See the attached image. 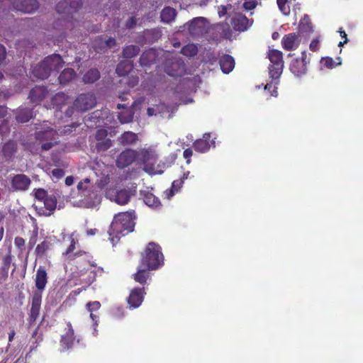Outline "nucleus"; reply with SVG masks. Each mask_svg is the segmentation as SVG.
Returning <instances> with one entry per match:
<instances>
[{"mask_svg":"<svg viewBox=\"0 0 363 363\" xmlns=\"http://www.w3.org/2000/svg\"><path fill=\"white\" fill-rule=\"evenodd\" d=\"M277 5L281 12L284 15H289L290 7L288 4V0H277Z\"/></svg>","mask_w":363,"mask_h":363,"instance_id":"47","label":"nucleus"},{"mask_svg":"<svg viewBox=\"0 0 363 363\" xmlns=\"http://www.w3.org/2000/svg\"><path fill=\"white\" fill-rule=\"evenodd\" d=\"M90 180L86 178L83 182H80L77 188L82 191V199L79 200V206L83 208H94L101 202V196L99 194L96 188L89 185Z\"/></svg>","mask_w":363,"mask_h":363,"instance_id":"4","label":"nucleus"},{"mask_svg":"<svg viewBox=\"0 0 363 363\" xmlns=\"http://www.w3.org/2000/svg\"><path fill=\"white\" fill-rule=\"evenodd\" d=\"M96 104V98L90 93L81 94L74 101V108L79 111H86L92 108Z\"/></svg>","mask_w":363,"mask_h":363,"instance_id":"8","label":"nucleus"},{"mask_svg":"<svg viewBox=\"0 0 363 363\" xmlns=\"http://www.w3.org/2000/svg\"><path fill=\"white\" fill-rule=\"evenodd\" d=\"M197 52V47L194 44H188L182 49V53L187 57H194Z\"/></svg>","mask_w":363,"mask_h":363,"instance_id":"42","label":"nucleus"},{"mask_svg":"<svg viewBox=\"0 0 363 363\" xmlns=\"http://www.w3.org/2000/svg\"><path fill=\"white\" fill-rule=\"evenodd\" d=\"M133 195L130 190L125 189L108 192L110 199L119 205L127 204Z\"/></svg>","mask_w":363,"mask_h":363,"instance_id":"12","label":"nucleus"},{"mask_svg":"<svg viewBox=\"0 0 363 363\" xmlns=\"http://www.w3.org/2000/svg\"><path fill=\"white\" fill-rule=\"evenodd\" d=\"M150 269H147L146 267L139 264L138 267L137 272L133 275V279H135V281L140 284L145 283L148 277V274L147 272Z\"/></svg>","mask_w":363,"mask_h":363,"instance_id":"31","label":"nucleus"},{"mask_svg":"<svg viewBox=\"0 0 363 363\" xmlns=\"http://www.w3.org/2000/svg\"><path fill=\"white\" fill-rule=\"evenodd\" d=\"M227 13V9L225 6H222L220 7L219 10H218V15L220 17H222L223 16H225Z\"/></svg>","mask_w":363,"mask_h":363,"instance_id":"62","label":"nucleus"},{"mask_svg":"<svg viewBox=\"0 0 363 363\" xmlns=\"http://www.w3.org/2000/svg\"><path fill=\"white\" fill-rule=\"evenodd\" d=\"M33 116L32 111L27 108H20L16 112V119L19 123L28 122Z\"/></svg>","mask_w":363,"mask_h":363,"instance_id":"28","label":"nucleus"},{"mask_svg":"<svg viewBox=\"0 0 363 363\" xmlns=\"http://www.w3.org/2000/svg\"><path fill=\"white\" fill-rule=\"evenodd\" d=\"M48 91L43 86H35L31 89L29 98L33 102H38L46 97Z\"/></svg>","mask_w":363,"mask_h":363,"instance_id":"25","label":"nucleus"},{"mask_svg":"<svg viewBox=\"0 0 363 363\" xmlns=\"http://www.w3.org/2000/svg\"><path fill=\"white\" fill-rule=\"evenodd\" d=\"M268 57L271 62L269 67V73L272 79H278L282 73L284 61L282 52L278 50H269Z\"/></svg>","mask_w":363,"mask_h":363,"instance_id":"6","label":"nucleus"},{"mask_svg":"<svg viewBox=\"0 0 363 363\" xmlns=\"http://www.w3.org/2000/svg\"><path fill=\"white\" fill-rule=\"evenodd\" d=\"M138 135L137 134L131 132L127 131L118 138L119 143L123 145H129L135 144L138 141Z\"/></svg>","mask_w":363,"mask_h":363,"instance_id":"30","label":"nucleus"},{"mask_svg":"<svg viewBox=\"0 0 363 363\" xmlns=\"http://www.w3.org/2000/svg\"><path fill=\"white\" fill-rule=\"evenodd\" d=\"M183 181L175 180L172 182L171 191H177L182 186Z\"/></svg>","mask_w":363,"mask_h":363,"instance_id":"57","label":"nucleus"},{"mask_svg":"<svg viewBox=\"0 0 363 363\" xmlns=\"http://www.w3.org/2000/svg\"><path fill=\"white\" fill-rule=\"evenodd\" d=\"M57 198L55 195L50 194L42 202V205H36V210L40 215L50 216L55 210Z\"/></svg>","mask_w":363,"mask_h":363,"instance_id":"11","label":"nucleus"},{"mask_svg":"<svg viewBox=\"0 0 363 363\" xmlns=\"http://www.w3.org/2000/svg\"><path fill=\"white\" fill-rule=\"evenodd\" d=\"M70 240H71V243H70L69 247L67 248V250H66V252H65V255L68 259H73L75 258V257L79 256V252H77L73 255L72 254L73 250L75 249V244H76V241L74 240V239L73 238V234L71 235Z\"/></svg>","mask_w":363,"mask_h":363,"instance_id":"43","label":"nucleus"},{"mask_svg":"<svg viewBox=\"0 0 363 363\" xmlns=\"http://www.w3.org/2000/svg\"><path fill=\"white\" fill-rule=\"evenodd\" d=\"M157 112H158L157 108H155L150 107L147 110V113L149 116H156Z\"/></svg>","mask_w":363,"mask_h":363,"instance_id":"61","label":"nucleus"},{"mask_svg":"<svg viewBox=\"0 0 363 363\" xmlns=\"http://www.w3.org/2000/svg\"><path fill=\"white\" fill-rule=\"evenodd\" d=\"M177 16V11L169 6L164 7L161 13V21L165 23H171L175 21Z\"/></svg>","mask_w":363,"mask_h":363,"instance_id":"24","label":"nucleus"},{"mask_svg":"<svg viewBox=\"0 0 363 363\" xmlns=\"http://www.w3.org/2000/svg\"><path fill=\"white\" fill-rule=\"evenodd\" d=\"M272 88H274L273 91L270 93L269 96H277V87H274L273 86V85L272 84H267L265 86H264V89L265 91L268 90L269 91Z\"/></svg>","mask_w":363,"mask_h":363,"instance_id":"55","label":"nucleus"},{"mask_svg":"<svg viewBox=\"0 0 363 363\" xmlns=\"http://www.w3.org/2000/svg\"><path fill=\"white\" fill-rule=\"evenodd\" d=\"M300 42V37L296 33L286 35L283 37L281 40L282 46L286 50H294L296 49Z\"/></svg>","mask_w":363,"mask_h":363,"instance_id":"17","label":"nucleus"},{"mask_svg":"<svg viewBox=\"0 0 363 363\" xmlns=\"http://www.w3.org/2000/svg\"><path fill=\"white\" fill-rule=\"evenodd\" d=\"M192 153H193L192 150L189 148L186 149L184 151V158L187 159V163L190 162V157L192 155Z\"/></svg>","mask_w":363,"mask_h":363,"instance_id":"59","label":"nucleus"},{"mask_svg":"<svg viewBox=\"0 0 363 363\" xmlns=\"http://www.w3.org/2000/svg\"><path fill=\"white\" fill-rule=\"evenodd\" d=\"M118 119L121 123H127L132 121L133 114L130 111H125L119 113Z\"/></svg>","mask_w":363,"mask_h":363,"instance_id":"48","label":"nucleus"},{"mask_svg":"<svg viewBox=\"0 0 363 363\" xmlns=\"http://www.w3.org/2000/svg\"><path fill=\"white\" fill-rule=\"evenodd\" d=\"M82 6L81 0H65L57 5V11L59 13L72 14L77 11Z\"/></svg>","mask_w":363,"mask_h":363,"instance_id":"13","label":"nucleus"},{"mask_svg":"<svg viewBox=\"0 0 363 363\" xmlns=\"http://www.w3.org/2000/svg\"><path fill=\"white\" fill-rule=\"evenodd\" d=\"M8 4L12 6V9L23 13H33L38 8L36 0H8L5 4Z\"/></svg>","mask_w":363,"mask_h":363,"instance_id":"7","label":"nucleus"},{"mask_svg":"<svg viewBox=\"0 0 363 363\" xmlns=\"http://www.w3.org/2000/svg\"><path fill=\"white\" fill-rule=\"evenodd\" d=\"M86 307H87L89 311L91 312L90 317L92 319V320L94 321V335H96L97 334H96V327L98 325V323H97L98 320H97V316L95 315L92 312L94 311L99 310L101 307V303L99 301L89 302L86 304Z\"/></svg>","mask_w":363,"mask_h":363,"instance_id":"32","label":"nucleus"},{"mask_svg":"<svg viewBox=\"0 0 363 363\" xmlns=\"http://www.w3.org/2000/svg\"><path fill=\"white\" fill-rule=\"evenodd\" d=\"M16 152V145L14 142L6 143L2 147V153L6 160L11 158Z\"/></svg>","mask_w":363,"mask_h":363,"instance_id":"34","label":"nucleus"},{"mask_svg":"<svg viewBox=\"0 0 363 363\" xmlns=\"http://www.w3.org/2000/svg\"><path fill=\"white\" fill-rule=\"evenodd\" d=\"M193 36L202 35L206 30V19L203 17H196L184 26Z\"/></svg>","mask_w":363,"mask_h":363,"instance_id":"9","label":"nucleus"},{"mask_svg":"<svg viewBox=\"0 0 363 363\" xmlns=\"http://www.w3.org/2000/svg\"><path fill=\"white\" fill-rule=\"evenodd\" d=\"M132 69V65L129 61L121 62L116 67V72L118 76H125Z\"/></svg>","mask_w":363,"mask_h":363,"instance_id":"37","label":"nucleus"},{"mask_svg":"<svg viewBox=\"0 0 363 363\" xmlns=\"http://www.w3.org/2000/svg\"><path fill=\"white\" fill-rule=\"evenodd\" d=\"M6 55V48L0 44V65L2 64Z\"/></svg>","mask_w":363,"mask_h":363,"instance_id":"56","label":"nucleus"},{"mask_svg":"<svg viewBox=\"0 0 363 363\" xmlns=\"http://www.w3.org/2000/svg\"><path fill=\"white\" fill-rule=\"evenodd\" d=\"M137 157V151L132 149H127L123 151L118 156L116 161V166L120 169L127 167L129 165H130L133 162H135Z\"/></svg>","mask_w":363,"mask_h":363,"instance_id":"10","label":"nucleus"},{"mask_svg":"<svg viewBox=\"0 0 363 363\" xmlns=\"http://www.w3.org/2000/svg\"><path fill=\"white\" fill-rule=\"evenodd\" d=\"M299 30L302 33H311L312 31L311 23L308 16H304L301 20Z\"/></svg>","mask_w":363,"mask_h":363,"instance_id":"41","label":"nucleus"},{"mask_svg":"<svg viewBox=\"0 0 363 363\" xmlns=\"http://www.w3.org/2000/svg\"><path fill=\"white\" fill-rule=\"evenodd\" d=\"M134 226V216L132 213L123 212L116 215L108 231L112 243L114 245L121 237L133 232Z\"/></svg>","mask_w":363,"mask_h":363,"instance_id":"1","label":"nucleus"},{"mask_svg":"<svg viewBox=\"0 0 363 363\" xmlns=\"http://www.w3.org/2000/svg\"><path fill=\"white\" fill-rule=\"evenodd\" d=\"M48 276L44 267H39L35 275V286L39 291H43L47 284Z\"/></svg>","mask_w":363,"mask_h":363,"instance_id":"22","label":"nucleus"},{"mask_svg":"<svg viewBox=\"0 0 363 363\" xmlns=\"http://www.w3.org/2000/svg\"><path fill=\"white\" fill-rule=\"evenodd\" d=\"M220 66L223 72L228 74L235 67V60L232 56L225 55L220 59Z\"/></svg>","mask_w":363,"mask_h":363,"instance_id":"23","label":"nucleus"},{"mask_svg":"<svg viewBox=\"0 0 363 363\" xmlns=\"http://www.w3.org/2000/svg\"><path fill=\"white\" fill-rule=\"evenodd\" d=\"M100 77V72L97 69H89L83 77L84 83H94Z\"/></svg>","mask_w":363,"mask_h":363,"instance_id":"36","label":"nucleus"},{"mask_svg":"<svg viewBox=\"0 0 363 363\" xmlns=\"http://www.w3.org/2000/svg\"><path fill=\"white\" fill-rule=\"evenodd\" d=\"M184 65L179 61L173 62L170 67L166 66L165 72L172 77L180 76L184 72Z\"/></svg>","mask_w":363,"mask_h":363,"instance_id":"26","label":"nucleus"},{"mask_svg":"<svg viewBox=\"0 0 363 363\" xmlns=\"http://www.w3.org/2000/svg\"><path fill=\"white\" fill-rule=\"evenodd\" d=\"M65 175V172L62 169L56 168L52 170V176L57 179L62 178Z\"/></svg>","mask_w":363,"mask_h":363,"instance_id":"52","label":"nucleus"},{"mask_svg":"<svg viewBox=\"0 0 363 363\" xmlns=\"http://www.w3.org/2000/svg\"><path fill=\"white\" fill-rule=\"evenodd\" d=\"M163 263V255L160 247L155 243L150 242L145 250V255L143 257L140 264L146 267L147 269L155 270Z\"/></svg>","mask_w":363,"mask_h":363,"instance_id":"5","label":"nucleus"},{"mask_svg":"<svg viewBox=\"0 0 363 363\" xmlns=\"http://www.w3.org/2000/svg\"><path fill=\"white\" fill-rule=\"evenodd\" d=\"M48 196V194L45 190L43 189H38L35 191V197L37 199V203H35V206L36 205H42V202Z\"/></svg>","mask_w":363,"mask_h":363,"instance_id":"44","label":"nucleus"},{"mask_svg":"<svg viewBox=\"0 0 363 363\" xmlns=\"http://www.w3.org/2000/svg\"><path fill=\"white\" fill-rule=\"evenodd\" d=\"M319 43L320 40L318 39V38L313 40L309 46L311 50L313 52L318 51L319 50Z\"/></svg>","mask_w":363,"mask_h":363,"instance_id":"54","label":"nucleus"},{"mask_svg":"<svg viewBox=\"0 0 363 363\" xmlns=\"http://www.w3.org/2000/svg\"><path fill=\"white\" fill-rule=\"evenodd\" d=\"M116 45V41L114 38H109L107 40H104L100 38L95 40L94 47L95 49L102 50L105 48H111Z\"/></svg>","mask_w":363,"mask_h":363,"instance_id":"33","label":"nucleus"},{"mask_svg":"<svg viewBox=\"0 0 363 363\" xmlns=\"http://www.w3.org/2000/svg\"><path fill=\"white\" fill-rule=\"evenodd\" d=\"M145 292L142 289H134L131 291L128 299L130 308H135L139 307L143 301Z\"/></svg>","mask_w":363,"mask_h":363,"instance_id":"19","label":"nucleus"},{"mask_svg":"<svg viewBox=\"0 0 363 363\" xmlns=\"http://www.w3.org/2000/svg\"><path fill=\"white\" fill-rule=\"evenodd\" d=\"M337 62H335L334 60L331 57H327L322 59L321 62L323 65L329 69H333L337 65H340L342 64V61L340 57L337 58Z\"/></svg>","mask_w":363,"mask_h":363,"instance_id":"45","label":"nucleus"},{"mask_svg":"<svg viewBox=\"0 0 363 363\" xmlns=\"http://www.w3.org/2000/svg\"><path fill=\"white\" fill-rule=\"evenodd\" d=\"M32 73L34 77L40 79H46L50 74L43 61L33 68Z\"/></svg>","mask_w":363,"mask_h":363,"instance_id":"27","label":"nucleus"},{"mask_svg":"<svg viewBox=\"0 0 363 363\" xmlns=\"http://www.w3.org/2000/svg\"><path fill=\"white\" fill-rule=\"evenodd\" d=\"M74 339V330L72 328V324L68 323L67 324V332L62 336L61 338L60 342L62 347L66 350L71 348L73 345Z\"/></svg>","mask_w":363,"mask_h":363,"instance_id":"21","label":"nucleus"},{"mask_svg":"<svg viewBox=\"0 0 363 363\" xmlns=\"http://www.w3.org/2000/svg\"><path fill=\"white\" fill-rule=\"evenodd\" d=\"M106 137H107V130H106L99 129L96 131V136H95L96 141L108 140V138H106Z\"/></svg>","mask_w":363,"mask_h":363,"instance_id":"51","label":"nucleus"},{"mask_svg":"<svg viewBox=\"0 0 363 363\" xmlns=\"http://www.w3.org/2000/svg\"><path fill=\"white\" fill-rule=\"evenodd\" d=\"M65 99H66V96L63 93H58L55 95L54 100H55V102L57 103L60 101H64V100H65Z\"/></svg>","mask_w":363,"mask_h":363,"instance_id":"60","label":"nucleus"},{"mask_svg":"<svg viewBox=\"0 0 363 363\" xmlns=\"http://www.w3.org/2000/svg\"><path fill=\"white\" fill-rule=\"evenodd\" d=\"M76 76V73L72 69H65L61 73L59 77L60 83L62 84H66L69 82Z\"/></svg>","mask_w":363,"mask_h":363,"instance_id":"35","label":"nucleus"},{"mask_svg":"<svg viewBox=\"0 0 363 363\" xmlns=\"http://www.w3.org/2000/svg\"><path fill=\"white\" fill-rule=\"evenodd\" d=\"M44 65H46V67L49 69V72L51 71H57L59 69L62 68L64 62L60 57V55L54 54L47 57L44 60Z\"/></svg>","mask_w":363,"mask_h":363,"instance_id":"18","label":"nucleus"},{"mask_svg":"<svg viewBox=\"0 0 363 363\" xmlns=\"http://www.w3.org/2000/svg\"><path fill=\"white\" fill-rule=\"evenodd\" d=\"M232 25L235 30L244 31L251 26V23L244 15L241 13H236L232 19Z\"/></svg>","mask_w":363,"mask_h":363,"instance_id":"20","label":"nucleus"},{"mask_svg":"<svg viewBox=\"0 0 363 363\" xmlns=\"http://www.w3.org/2000/svg\"><path fill=\"white\" fill-rule=\"evenodd\" d=\"M257 5V0H245L242 7L245 11H251L256 8Z\"/></svg>","mask_w":363,"mask_h":363,"instance_id":"49","label":"nucleus"},{"mask_svg":"<svg viewBox=\"0 0 363 363\" xmlns=\"http://www.w3.org/2000/svg\"><path fill=\"white\" fill-rule=\"evenodd\" d=\"M144 202L146 205L153 208H157L160 206V201L154 194L152 193H147L144 195Z\"/></svg>","mask_w":363,"mask_h":363,"instance_id":"38","label":"nucleus"},{"mask_svg":"<svg viewBox=\"0 0 363 363\" xmlns=\"http://www.w3.org/2000/svg\"><path fill=\"white\" fill-rule=\"evenodd\" d=\"M31 184L30 178L23 174L15 175L11 180V186L15 191H26Z\"/></svg>","mask_w":363,"mask_h":363,"instance_id":"15","label":"nucleus"},{"mask_svg":"<svg viewBox=\"0 0 363 363\" xmlns=\"http://www.w3.org/2000/svg\"><path fill=\"white\" fill-rule=\"evenodd\" d=\"M67 130H57L56 127H52L50 123L44 122L41 128L35 133L36 141L41 145V149L43 151L50 150L57 143L58 136L62 133H66Z\"/></svg>","mask_w":363,"mask_h":363,"instance_id":"2","label":"nucleus"},{"mask_svg":"<svg viewBox=\"0 0 363 363\" xmlns=\"http://www.w3.org/2000/svg\"><path fill=\"white\" fill-rule=\"evenodd\" d=\"M74 183V178L72 177H67L65 179V184L67 186H71Z\"/></svg>","mask_w":363,"mask_h":363,"instance_id":"64","label":"nucleus"},{"mask_svg":"<svg viewBox=\"0 0 363 363\" xmlns=\"http://www.w3.org/2000/svg\"><path fill=\"white\" fill-rule=\"evenodd\" d=\"M138 157L140 158L143 164V169L150 174H161L163 173V169L165 164L163 163H157L158 155L154 147L142 148L138 152Z\"/></svg>","mask_w":363,"mask_h":363,"instance_id":"3","label":"nucleus"},{"mask_svg":"<svg viewBox=\"0 0 363 363\" xmlns=\"http://www.w3.org/2000/svg\"><path fill=\"white\" fill-rule=\"evenodd\" d=\"M112 145L111 140L110 139L97 141L96 144V149L97 152H105L111 147Z\"/></svg>","mask_w":363,"mask_h":363,"instance_id":"46","label":"nucleus"},{"mask_svg":"<svg viewBox=\"0 0 363 363\" xmlns=\"http://www.w3.org/2000/svg\"><path fill=\"white\" fill-rule=\"evenodd\" d=\"M210 138V133H205L203 139L196 140L194 144V147L196 151L199 152H205L210 148V145L207 140Z\"/></svg>","mask_w":363,"mask_h":363,"instance_id":"29","label":"nucleus"},{"mask_svg":"<svg viewBox=\"0 0 363 363\" xmlns=\"http://www.w3.org/2000/svg\"><path fill=\"white\" fill-rule=\"evenodd\" d=\"M136 24V19L135 17H130L126 22V27L128 28H133Z\"/></svg>","mask_w":363,"mask_h":363,"instance_id":"58","label":"nucleus"},{"mask_svg":"<svg viewBox=\"0 0 363 363\" xmlns=\"http://www.w3.org/2000/svg\"><path fill=\"white\" fill-rule=\"evenodd\" d=\"M51 247L50 242L48 241L44 240L40 244H38L35 248V254L38 257H43L45 255L46 252L50 250Z\"/></svg>","mask_w":363,"mask_h":363,"instance_id":"40","label":"nucleus"},{"mask_svg":"<svg viewBox=\"0 0 363 363\" xmlns=\"http://www.w3.org/2000/svg\"><path fill=\"white\" fill-rule=\"evenodd\" d=\"M140 52V48L137 45H128L123 50V56L125 58H132L138 55Z\"/></svg>","mask_w":363,"mask_h":363,"instance_id":"39","label":"nucleus"},{"mask_svg":"<svg viewBox=\"0 0 363 363\" xmlns=\"http://www.w3.org/2000/svg\"><path fill=\"white\" fill-rule=\"evenodd\" d=\"M301 59H294L290 65L291 72L296 77H300L306 72V52L301 53Z\"/></svg>","mask_w":363,"mask_h":363,"instance_id":"14","label":"nucleus"},{"mask_svg":"<svg viewBox=\"0 0 363 363\" xmlns=\"http://www.w3.org/2000/svg\"><path fill=\"white\" fill-rule=\"evenodd\" d=\"M37 238H38V230H35L33 232V235L30 237L29 242H28L29 250L33 249V247L35 245V243L37 242Z\"/></svg>","mask_w":363,"mask_h":363,"instance_id":"53","label":"nucleus"},{"mask_svg":"<svg viewBox=\"0 0 363 363\" xmlns=\"http://www.w3.org/2000/svg\"><path fill=\"white\" fill-rule=\"evenodd\" d=\"M42 301V296L40 292H35L32 298L31 308L29 315L30 324L35 322L39 315L40 305Z\"/></svg>","mask_w":363,"mask_h":363,"instance_id":"16","label":"nucleus"},{"mask_svg":"<svg viewBox=\"0 0 363 363\" xmlns=\"http://www.w3.org/2000/svg\"><path fill=\"white\" fill-rule=\"evenodd\" d=\"M6 114V108L5 106H0V118H2Z\"/></svg>","mask_w":363,"mask_h":363,"instance_id":"63","label":"nucleus"},{"mask_svg":"<svg viewBox=\"0 0 363 363\" xmlns=\"http://www.w3.org/2000/svg\"><path fill=\"white\" fill-rule=\"evenodd\" d=\"M15 246L19 250L20 252H23L25 249V240L21 237H16L14 240Z\"/></svg>","mask_w":363,"mask_h":363,"instance_id":"50","label":"nucleus"}]
</instances>
